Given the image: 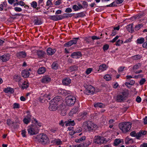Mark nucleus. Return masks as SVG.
<instances>
[{"label":"nucleus","instance_id":"nucleus-22","mask_svg":"<svg viewBox=\"0 0 147 147\" xmlns=\"http://www.w3.org/2000/svg\"><path fill=\"white\" fill-rule=\"evenodd\" d=\"M71 82V80L68 78L63 79L62 81V83L63 85H68Z\"/></svg>","mask_w":147,"mask_h":147},{"label":"nucleus","instance_id":"nucleus-61","mask_svg":"<svg viewBox=\"0 0 147 147\" xmlns=\"http://www.w3.org/2000/svg\"><path fill=\"white\" fill-rule=\"evenodd\" d=\"M19 108V105L17 103H15L13 105V108L14 109L18 108Z\"/></svg>","mask_w":147,"mask_h":147},{"label":"nucleus","instance_id":"nucleus-19","mask_svg":"<svg viewBox=\"0 0 147 147\" xmlns=\"http://www.w3.org/2000/svg\"><path fill=\"white\" fill-rule=\"evenodd\" d=\"M65 125L66 126H68L70 125L74 126L75 124L74 120H71V119H69L67 121H65Z\"/></svg>","mask_w":147,"mask_h":147},{"label":"nucleus","instance_id":"nucleus-38","mask_svg":"<svg viewBox=\"0 0 147 147\" xmlns=\"http://www.w3.org/2000/svg\"><path fill=\"white\" fill-rule=\"evenodd\" d=\"M144 41V39L143 38H138L137 40V43L138 44H141Z\"/></svg>","mask_w":147,"mask_h":147},{"label":"nucleus","instance_id":"nucleus-44","mask_svg":"<svg viewBox=\"0 0 147 147\" xmlns=\"http://www.w3.org/2000/svg\"><path fill=\"white\" fill-rule=\"evenodd\" d=\"M61 98L59 96H56L55 97L53 98V99L52 100H53L55 99V101H54V103L57 104V102H59V101L60 100Z\"/></svg>","mask_w":147,"mask_h":147},{"label":"nucleus","instance_id":"nucleus-32","mask_svg":"<svg viewBox=\"0 0 147 147\" xmlns=\"http://www.w3.org/2000/svg\"><path fill=\"white\" fill-rule=\"evenodd\" d=\"M35 25H39L41 24V21L40 19L36 18L34 21Z\"/></svg>","mask_w":147,"mask_h":147},{"label":"nucleus","instance_id":"nucleus-12","mask_svg":"<svg viewBox=\"0 0 147 147\" xmlns=\"http://www.w3.org/2000/svg\"><path fill=\"white\" fill-rule=\"evenodd\" d=\"M141 66V64L140 63H138L134 65L132 68L133 71L136 74H139L142 72V70L137 71L136 70L138 69Z\"/></svg>","mask_w":147,"mask_h":147},{"label":"nucleus","instance_id":"nucleus-39","mask_svg":"<svg viewBox=\"0 0 147 147\" xmlns=\"http://www.w3.org/2000/svg\"><path fill=\"white\" fill-rule=\"evenodd\" d=\"M51 67L52 68L55 69H56L58 68V64L56 62H54L51 65Z\"/></svg>","mask_w":147,"mask_h":147},{"label":"nucleus","instance_id":"nucleus-37","mask_svg":"<svg viewBox=\"0 0 147 147\" xmlns=\"http://www.w3.org/2000/svg\"><path fill=\"white\" fill-rule=\"evenodd\" d=\"M54 142L57 145H61L62 144V142L59 139H55L54 140Z\"/></svg>","mask_w":147,"mask_h":147},{"label":"nucleus","instance_id":"nucleus-54","mask_svg":"<svg viewBox=\"0 0 147 147\" xmlns=\"http://www.w3.org/2000/svg\"><path fill=\"white\" fill-rule=\"evenodd\" d=\"M30 121V119L24 118L23 120L24 122L26 124H28Z\"/></svg>","mask_w":147,"mask_h":147},{"label":"nucleus","instance_id":"nucleus-15","mask_svg":"<svg viewBox=\"0 0 147 147\" xmlns=\"http://www.w3.org/2000/svg\"><path fill=\"white\" fill-rule=\"evenodd\" d=\"M56 51V50L55 49L49 47L47 50V53L48 55H52L55 53Z\"/></svg>","mask_w":147,"mask_h":147},{"label":"nucleus","instance_id":"nucleus-47","mask_svg":"<svg viewBox=\"0 0 147 147\" xmlns=\"http://www.w3.org/2000/svg\"><path fill=\"white\" fill-rule=\"evenodd\" d=\"M121 142V141L119 139H116L115 140L114 142L115 145L117 146Z\"/></svg>","mask_w":147,"mask_h":147},{"label":"nucleus","instance_id":"nucleus-56","mask_svg":"<svg viewBox=\"0 0 147 147\" xmlns=\"http://www.w3.org/2000/svg\"><path fill=\"white\" fill-rule=\"evenodd\" d=\"M52 0H48L47 2V5L51 6V5L53 4L52 2Z\"/></svg>","mask_w":147,"mask_h":147},{"label":"nucleus","instance_id":"nucleus-3","mask_svg":"<svg viewBox=\"0 0 147 147\" xmlns=\"http://www.w3.org/2000/svg\"><path fill=\"white\" fill-rule=\"evenodd\" d=\"M119 129L123 132H126L129 131L131 127V123L129 122L121 123L119 125Z\"/></svg>","mask_w":147,"mask_h":147},{"label":"nucleus","instance_id":"nucleus-23","mask_svg":"<svg viewBox=\"0 0 147 147\" xmlns=\"http://www.w3.org/2000/svg\"><path fill=\"white\" fill-rule=\"evenodd\" d=\"M4 91L5 93H13L14 91L13 88L10 87H8L7 88H5Z\"/></svg>","mask_w":147,"mask_h":147},{"label":"nucleus","instance_id":"nucleus-49","mask_svg":"<svg viewBox=\"0 0 147 147\" xmlns=\"http://www.w3.org/2000/svg\"><path fill=\"white\" fill-rule=\"evenodd\" d=\"M31 6L33 8H35L37 6V3L36 1H33L31 3Z\"/></svg>","mask_w":147,"mask_h":147},{"label":"nucleus","instance_id":"nucleus-16","mask_svg":"<svg viewBox=\"0 0 147 147\" xmlns=\"http://www.w3.org/2000/svg\"><path fill=\"white\" fill-rule=\"evenodd\" d=\"M26 56V54L25 51L20 52L17 54V57L19 58H25Z\"/></svg>","mask_w":147,"mask_h":147},{"label":"nucleus","instance_id":"nucleus-45","mask_svg":"<svg viewBox=\"0 0 147 147\" xmlns=\"http://www.w3.org/2000/svg\"><path fill=\"white\" fill-rule=\"evenodd\" d=\"M104 78L107 81H109L111 79V77L110 76L109 74H107L105 75Z\"/></svg>","mask_w":147,"mask_h":147},{"label":"nucleus","instance_id":"nucleus-35","mask_svg":"<svg viewBox=\"0 0 147 147\" xmlns=\"http://www.w3.org/2000/svg\"><path fill=\"white\" fill-rule=\"evenodd\" d=\"M50 94H45L44 95V97L45 100H50L51 98Z\"/></svg>","mask_w":147,"mask_h":147},{"label":"nucleus","instance_id":"nucleus-64","mask_svg":"<svg viewBox=\"0 0 147 147\" xmlns=\"http://www.w3.org/2000/svg\"><path fill=\"white\" fill-rule=\"evenodd\" d=\"M109 45H106L104 46L103 47V49L104 51L107 50L109 48Z\"/></svg>","mask_w":147,"mask_h":147},{"label":"nucleus","instance_id":"nucleus-60","mask_svg":"<svg viewBox=\"0 0 147 147\" xmlns=\"http://www.w3.org/2000/svg\"><path fill=\"white\" fill-rule=\"evenodd\" d=\"M73 8L75 11H77L79 10L78 6L76 5H73Z\"/></svg>","mask_w":147,"mask_h":147},{"label":"nucleus","instance_id":"nucleus-34","mask_svg":"<svg viewBox=\"0 0 147 147\" xmlns=\"http://www.w3.org/2000/svg\"><path fill=\"white\" fill-rule=\"evenodd\" d=\"M86 139V137L84 136H83L82 138L79 139H76L75 140V141L78 143L82 142V141L85 140Z\"/></svg>","mask_w":147,"mask_h":147},{"label":"nucleus","instance_id":"nucleus-57","mask_svg":"<svg viewBox=\"0 0 147 147\" xmlns=\"http://www.w3.org/2000/svg\"><path fill=\"white\" fill-rule=\"evenodd\" d=\"M14 9L16 12H20L22 10L21 8L18 7H15Z\"/></svg>","mask_w":147,"mask_h":147},{"label":"nucleus","instance_id":"nucleus-2","mask_svg":"<svg viewBox=\"0 0 147 147\" xmlns=\"http://www.w3.org/2000/svg\"><path fill=\"white\" fill-rule=\"evenodd\" d=\"M82 126L86 130L89 131H92L97 127L96 124L90 121L83 123Z\"/></svg>","mask_w":147,"mask_h":147},{"label":"nucleus","instance_id":"nucleus-27","mask_svg":"<svg viewBox=\"0 0 147 147\" xmlns=\"http://www.w3.org/2000/svg\"><path fill=\"white\" fill-rule=\"evenodd\" d=\"M13 80L14 81L18 82H21V78L20 76L15 75L13 76Z\"/></svg>","mask_w":147,"mask_h":147},{"label":"nucleus","instance_id":"nucleus-36","mask_svg":"<svg viewBox=\"0 0 147 147\" xmlns=\"http://www.w3.org/2000/svg\"><path fill=\"white\" fill-rule=\"evenodd\" d=\"M87 113L86 112H84L81 113L80 116L81 118L82 119H84L87 116Z\"/></svg>","mask_w":147,"mask_h":147},{"label":"nucleus","instance_id":"nucleus-7","mask_svg":"<svg viewBox=\"0 0 147 147\" xmlns=\"http://www.w3.org/2000/svg\"><path fill=\"white\" fill-rule=\"evenodd\" d=\"M38 128L34 126L30 127L28 129V133L30 135H33L37 134L38 132Z\"/></svg>","mask_w":147,"mask_h":147},{"label":"nucleus","instance_id":"nucleus-25","mask_svg":"<svg viewBox=\"0 0 147 147\" xmlns=\"http://www.w3.org/2000/svg\"><path fill=\"white\" fill-rule=\"evenodd\" d=\"M35 52H36L38 56L40 57H43L45 54V52L41 50H36Z\"/></svg>","mask_w":147,"mask_h":147},{"label":"nucleus","instance_id":"nucleus-28","mask_svg":"<svg viewBox=\"0 0 147 147\" xmlns=\"http://www.w3.org/2000/svg\"><path fill=\"white\" fill-rule=\"evenodd\" d=\"M46 71V69L44 67L40 68L38 71V74H42L44 73Z\"/></svg>","mask_w":147,"mask_h":147},{"label":"nucleus","instance_id":"nucleus-9","mask_svg":"<svg viewBox=\"0 0 147 147\" xmlns=\"http://www.w3.org/2000/svg\"><path fill=\"white\" fill-rule=\"evenodd\" d=\"M104 138L99 136H96L94 137V142L96 144H103L104 142Z\"/></svg>","mask_w":147,"mask_h":147},{"label":"nucleus","instance_id":"nucleus-46","mask_svg":"<svg viewBox=\"0 0 147 147\" xmlns=\"http://www.w3.org/2000/svg\"><path fill=\"white\" fill-rule=\"evenodd\" d=\"M29 84L28 83L26 82H24L22 85V87L23 88H26L28 87Z\"/></svg>","mask_w":147,"mask_h":147},{"label":"nucleus","instance_id":"nucleus-62","mask_svg":"<svg viewBox=\"0 0 147 147\" xmlns=\"http://www.w3.org/2000/svg\"><path fill=\"white\" fill-rule=\"evenodd\" d=\"M125 68V67L124 66H121L118 69V72H120L123 71Z\"/></svg>","mask_w":147,"mask_h":147},{"label":"nucleus","instance_id":"nucleus-8","mask_svg":"<svg viewBox=\"0 0 147 147\" xmlns=\"http://www.w3.org/2000/svg\"><path fill=\"white\" fill-rule=\"evenodd\" d=\"M66 107L64 104H61L59 105L58 109L60 114L62 116H65L66 114Z\"/></svg>","mask_w":147,"mask_h":147},{"label":"nucleus","instance_id":"nucleus-52","mask_svg":"<svg viewBox=\"0 0 147 147\" xmlns=\"http://www.w3.org/2000/svg\"><path fill=\"white\" fill-rule=\"evenodd\" d=\"M90 144V143L88 141H86L85 143L82 144L83 147H88Z\"/></svg>","mask_w":147,"mask_h":147},{"label":"nucleus","instance_id":"nucleus-59","mask_svg":"<svg viewBox=\"0 0 147 147\" xmlns=\"http://www.w3.org/2000/svg\"><path fill=\"white\" fill-rule=\"evenodd\" d=\"M92 40H98L100 38L96 36H93L91 37Z\"/></svg>","mask_w":147,"mask_h":147},{"label":"nucleus","instance_id":"nucleus-10","mask_svg":"<svg viewBox=\"0 0 147 147\" xmlns=\"http://www.w3.org/2000/svg\"><path fill=\"white\" fill-rule=\"evenodd\" d=\"M55 101V99L53 100H51L49 102L50 105L49 108L50 111H55L56 110L57 108V104L54 103Z\"/></svg>","mask_w":147,"mask_h":147},{"label":"nucleus","instance_id":"nucleus-31","mask_svg":"<svg viewBox=\"0 0 147 147\" xmlns=\"http://www.w3.org/2000/svg\"><path fill=\"white\" fill-rule=\"evenodd\" d=\"M84 40L86 41V42L87 44H89L91 43L92 40L91 36H88L85 37L84 38Z\"/></svg>","mask_w":147,"mask_h":147},{"label":"nucleus","instance_id":"nucleus-41","mask_svg":"<svg viewBox=\"0 0 147 147\" xmlns=\"http://www.w3.org/2000/svg\"><path fill=\"white\" fill-rule=\"evenodd\" d=\"M7 3L5 1L3 2V3L1 5V11L3 10V9H4L5 10H6V9H4V7L5 8L7 6Z\"/></svg>","mask_w":147,"mask_h":147},{"label":"nucleus","instance_id":"nucleus-4","mask_svg":"<svg viewBox=\"0 0 147 147\" xmlns=\"http://www.w3.org/2000/svg\"><path fill=\"white\" fill-rule=\"evenodd\" d=\"M65 102L67 105L69 106H73L76 101V97L73 96L69 95L65 98Z\"/></svg>","mask_w":147,"mask_h":147},{"label":"nucleus","instance_id":"nucleus-14","mask_svg":"<svg viewBox=\"0 0 147 147\" xmlns=\"http://www.w3.org/2000/svg\"><path fill=\"white\" fill-rule=\"evenodd\" d=\"M51 81V78L50 77L46 75L43 76L41 79V82L43 83L47 84L50 82Z\"/></svg>","mask_w":147,"mask_h":147},{"label":"nucleus","instance_id":"nucleus-21","mask_svg":"<svg viewBox=\"0 0 147 147\" xmlns=\"http://www.w3.org/2000/svg\"><path fill=\"white\" fill-rule=\"evenodd\" d=\"M10 55L7 54L2 55L1 57V59L3 62H5L9 60V58Z\"/></svg>","mask_w":147,"mask_h":147},{"label":"nucleus","instance_id":"nucleus-40","mask_svg":"<svg viewBox=\"0 0 147 147\" xmlns=\"http://www.w3.org/2000/svg\"><path fill=\"white\" fill-rule=\"evenodd\" d=\"M143 26V24H139L136 25L135 27L136 30H138L140 28Z\"/></svg>","mask_w":147,"mask_h":147},{"label":"nucleus","instance_id":"nucleus-13","mask_svg":"<svg viewBox=\"0 0 147 147\" xmlns=\"http://www.w3.org/2000/svg\"><path fill=\"white\" fill-rule=\"evenodd\" d=\"M82 54L80 52L77 51L73 53L71 56L73 58L78 59L80 58L82 56Z\"/></svg>","mask_w":147,"mask_h":147},{"label":"nucleus","instance_id":"nucleus-42","mask_svg":"<svg viewBox=\"0 0 147 147\" xmlns=\"http://www.w3.org/2000/svg\"><path fill=\"white\" fill-rule=\"evenodd\" d=\"M118 4L116 3V0L115 1H114L111 4L108 5L107 6V7H115L116 6H117V5Z\"/></svg>","mask_w":147,"mask_h":147},{"label":"nucleus","instance_id":"nucleus-26","mask_svg":"<svg viewBox=\"0 0 147 147\" xmlns=\"http://www.w3.org/2000/svg\"><path fill=\"white\" fill-rule=\"evenodd\" d=\"M73 14L70 13V14H67V13H64L62 15H60V18L61 20L65 18H67L69 17H70L71 16L73 15Z\"/></svg>","mask_w":147,"mask_h":147},{"label":"nucleus","instance_id":"nucleus-18","mask_svg":"<svg viewBox=\"0 0 147 147\" xmlns=\"http://www.w3.org/2000/svg\"><path fill=\"white\" fill-rule=\"evenodd\" d=\"M29 75L30 73L28 69L23 70L22 72V75L24 78H26L29 76Z\"/></svg>","mask_w":147,"mask_h":147},{"label":"nucleus","instance_id":"nucleus-58","mask_svg":"<svg viewBox=\"0 0 147 147\" xmlns=\"http://www.w3.org/2000/svg\"><path fill=\"white\" fill-rule=\"evenodd\" d=\"M119 37V36H117L112 40H111L110 41V42H113V43L115 42L117 40L118 38Z\"/></svg>","mask_w":147,"mask_h":147},{"label":"nucleus","instance_id":"nucleus-5","mask_svg":"<svg viewBox=\"0 0 147 147\" xmlns=\"http://www.w3.org/2000/svg\"><path fill=\"white\" fill-rule=\"evenodd\" d=\"M128 93L127 91H123L118 95L117 97V100L118 102H121L125 100L127 98Z\"/></svg>","mask_w":147,"mask_h":147},{"label":"nucleus","instance_id":"nucleus-48","mask_svg":"<svg viewBox=\"0 0 147 147\" xmlns=\"http://www.w3.org/2000/svg\"><path fill=\"white\" fill-rule=\"evenodd\" d=\"M34 122L36 126H38L39 127L41 126L42 125L41 123L40 122H38L36 119H34Z\"/></svg>","mask_w":147,"mask_h":147},{"label":"nucleus","instance_id":"nucleus-30","mask_svg":"<svg viewBox=\"0 0 147 147\" xmlns=\"http://www.w3.org/2000/svg\"><path fill=\"white\" fill-rule=\"evenodd\" d=\"M94 106L96 108H104L105 107V105L102 103L97 102L94 104Z\"/></svg>","mask_w":147,"mask_h":147},{"label":"nucleus","instance_id":"nucleus-11","mask_svg":"<svg viewBox=\"0 0 147 147\" xmlns=\"http://www.w3.org/2000/svg\"><path fill=\"white\" fill-rule=\"evenodd\" d=\"M78 39L79 38H74L72 40L65 43L64 44V46L65 47H69L74 44H76L77 42Z\"/></svg>","mask_w":147,"mask_h":147},{"label":"nucleus","instance_id":"nucleus-24","mask_svg":"<svg viewBox=\"0 0 147 147\" xmlns=\"http://www.w3.org/2000/svg\"><path fill=\"white\" fill-rule=\"evenodd\" d=\"M78 111V108L75 107L72 109L70 111L69 114L70 116H72L74 114H76Z\"/></svg>","mask_w":147,"mask_h":147},{"label":"nucleus","instance_id":"nucleus-55","mask_svg":"<svg viewBox=\"0 0 147 147\" xmlns=\"http://www.w3.org/2000/svg\"><path fill=\"white\" fill-rule=\"evenodd\" d=\"M14 122L11 121L10 119H8L7 120V124L10 125L13 123Z\"/></svg>","mask_w":147,"mask_h":147},{"label":"nucleus","instance_id":"nucleus-20","mask_svg":"<svg viewBox=\"0 0 147 147\" xmlns=\"http://www.w3.org/2000/svg\"><path fill=\"white\" fill-rule=\"evenodd\" d=\"M108 66L105 64H102L100 65L99 67V69L98 71H100V72H101L105 71L108 68Z\"/></svg>","mask_w":147,"mask_h":147},{"label":"nucleus","instance_id":"nucleus-63","mask_svg":"<svg viewBox=\"0 0 147 147\" xmlns=\"http://www.w3.org/2000/svg\"><path fill=\"white\" fill-rule=\"evenodd\" d=\"M92 71V69L91 68H89L86 71V73L87 74H90Z\"/></svg>","mask_w":147,"mask_h":147},{"label":"nucleus","instance_id":"nucleus-17","mask_svg":"<svg viewBox=\"0 0 147 147\" xmlns=\"http://www.w3.org/2000/svg\"><path fill=\"white\" fill-rule=\"evenodd\" d=\"M49 18L51 20L55 21L61 20L60 15L50 16Z\"/></svg>","mask_w":147,"mask_h":147},{"label":"nucleus","instance_id":"nucleus-53","mask_svg":"<svg viewBox=\"0 0 147 147\" xmlns=\"http://www.w3.org/2000/svg\"><path fill=\"white\" fill-rule=\"evenodd\" d=\"M123 41L122 40H118L116 42L115 45L117 46H120L121 44H122Z\"/></svg>","mask_w":147,"mask_h":147},{"label":"nucleus","instance_id":"nucleus-33","mask_svg":"<svg viewBox=\"0 0 147 147\" xmlns=\"http://www.w3.org/2000/svg\"><path fill=\"white\" fill-rule=\"evenodd\" d=\"M142 58V56L139 55H134L132 57V59L135 60L140 59Z\"/></svg>","mask_w":147,"mask_h":147},{"label":"nucleus","instance_id":"nucleus-29","mask_svg":"<svg viewBox=\"0 0 147 147\" xmlns=\"http://www.w3.org/2000/svg\"><path fill=\"white\" fill-rule=\"evenodd\" d=\"M126 28L127 30L129 32H132L134 30V28L132 24H130L127 25L126 27Z\"/></svg>","mask_w":147,"mask_h":147},{"label":"nucleus","instance_id":"nucleus-43","mask_svg":"<svg viewBox=\"0 0 147 147\" xmlns=\"http://www.w3.org/2000/svg\"><path fill=\"white\" fill-rule=\"evenodd\" d=\"M77 69L78 67L75 65L71 66L69 68L70 70L71 71H76L77 70Z\"/></svg>","mask_w":147,"mask_h":147},{"label":"nucleus","instance_id":"nucleus-1","mask_svg":"<svg viewBox=\"0 0 147 147\" xmlns=\"http://www.w3.org/2000/svg\"><path fill=\"white\" fill-rule=\"evenodd\" d=\"M35 140L38 141L43 144H45L49 142V139L47 136L44 134H40L36 136L33 137Z\"/></svg>","mask_w":147,"mask_h":147},{"label":"nucleus","instance_id":"nucleus-50","mask_svg":"<svg viewBox=\"0 0 147 147\" xmlns=\"http://www.w3.org/2000/svg\"><path fill=\"white\" fill-rule=\"evenodd\" d=\"M82 128L81 127H79L77 128L76 129L74 130V131H75V133H76L80 132L82 131Z\"/></svg>","mask_w":147,"mask_h":147},{"label":"nucleus","instance_id":"nucleus-51","mask_svg":"<svg viewBox=\"0 0 147 147\" xmlns=\"http://www.w3.org/2000/svg\"><path fill=\"white\" fill-rule=\"evenodd\" d=\"M77 18L82 17H84L85 16L83 12H81L78 13L77 14Z\"/></svg>","mask_w":147,"mask_h":147},{"label":"nucleus","instance_id":"nucleus-6","mask_svg":"<svg viewBox=\"0 0 147 147\" xmlns=\"http://www.w3.org/2000/svg\"><path fill=\"white\" fill-rule=\"evenodd\" d=\"M95 89L91 85L88 86L84 91V93L87 95L92 94L94 92Z\"/></svg>","mask_w":147,"mask_h":147}]
</instances>
